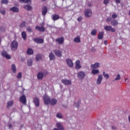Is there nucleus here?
<instances>
[{"label": "nucleus", "mask_w": 130, "mask_h": 130, "mask_svg": "<svg viewBox=\"0 0 130 130\" xmlns=\"http://www.w3.org/2000/svg\"><path fill=\"white\" fill-rule=\"evenodd\" d=\"M20 3H25L26 4H30L31 0H19Z\"/></svg>", "instance_id": "obj_34"}, {"label": "nucleus", "mask_w": 130, "mask_h": 130, "mask_svg": "<svg viewBox=\"0 0 130 130\" xmlns=\"http://www.w3.org/2000/svg\"><path fill=\"white\" fill-rule=\"evenodd\" d=\"M61 82L62 84L66 86H70V85H72V81L69 79H62Z\"/></svg>", "instance_id": "obj_5"}, {"label": "nucleus", "mask_w": 130, "mask_h": 130, "mask_svg": "<svg viewBox=\"0 0 130 130\" xmlns=\"http://www.w3.org/2000/svg\"><path fill=\"white\" fill-rule=\"evenodd\" d=\"M19 101L22 103V104L25 105L27 103V101L26 100V96L25 95H22L19 98Z\"/></svg>", "instance_id": "obj_10"}, {"label": "nucleus", "mask_w": 130, "mask_h": 130, "mask_svg": "<svg viewBox=\"0 0 130 130\" xmlns=\"http://www.w3.org/2000/svg\"><path fill=\"white\" fill-rule=\"evenodd\" d=\"M24 8L25 10H27V11H31V10H32V7H31L30 5L24 6Z\"/></svg>", "instance_id": "obj_31"}, {"label": "nucleus", "mask_w": 130, "mask_h": 130, "mask_svg": "<svg viewBox=\"0 0 130 130\" xmlns=\"http://www.w3.org/2000/svg\"><path fill=\"white\" fill-rule=\"evenodd\" d=\"M112 19H116V18H117V15H116L115 14H113L112 15Z\"/></svg>", "instance_id": "obj_45"}, {"label": "nucleus", "mask_w": 130, "mask_h": 130, "mask_svg": "<svg viewBox=\"0 0 130 130\" xmlns=\"http://www.w3.org/2000/svg\"><path fill=\"white\" fill-rule=\"evenodd\" d=\"M121 79V77L120 76V74H117L115 79L113 80L114 81H119Z\"/></svg>", "instance_id": "obj_36"}, {"label": "nucleus", "mask_w": 130, "mask_h": 130, "mask_svg": "<svg viewBox=\"0 0 130 130\" xmlns=\"http://www.w3.org/2000/svg\"><path fill=\"white\" fill-rule=\"evenodd\" d=\"M100 63L96 62L94 64H92L90 66L91 70H94L95 69H98L100 67Z\"/></svg>", "instance_id": "obj_14"}, {"label": "nucleus", "mask_w": 130, "mask_h": 130, "mask_svg": "<svg viewBox=\"0 0 130 130\" xmlns=\"http://www.w3.org/2000/svg\"><path fill=\"white\" fill-rule=\"evenodd\" d=\"M48 74V72H39V73H38L37 78L38 80H42V79H43L44 76H46Z\"/></svg>", "instance_id": "obj_2"}, {"label": "nucleus", "mask_w": 130, "mask_h": 130, "mask_svg": "<svg viewBox=\"0 0 130 130\" xmlns=\"http://www.w3.org/2000/svg\"><path fill=\"white\" fill-rule=\"evenodd\" d=\"M74 106H76V107H77V108H79V106H80V103H75Z\"/></svg>", "instance_id": "obj_46"}, {"label": "nucleus", "mask_w": 130, "mask_h": 130, "mask_svg": "<svg viewBox=\"0 0 130 130\" xmlns=\"http://www.w3.org/2000/svg\"><path fill=\"white\" fill-rule=\"evenodd\" d=\"M54 53L56 56H58V57H60L62 55V52L58 49L54 50Z\"/></svg>", "instance_id": "obj_7"}, {"label": "nucleus", "mask_w": 130, "mask_h": 130, "mask_svg": "<svg viewBox=\"0 0 130 130\" xmlns=\"http://www.w3.org/2000/svg\"><path fill=\"white\" fill-rule=\"evenodd\" d=\"M97 34V30L96 29H93L91 32V35L92 36H95Z\"/></svg>", "instance_id": "obj_38"}, {"label": "nucleus", "mask_w": 130, "mask_h": 130, "mask_svg": "<svg viewBox=\"0 0 130 130\" xmlns=\"http://www.w3.org/2000/svg\"><path fill=\"white\" fill-rule=\"evenodd\" d=\"M0 12L2 15H5L6 14V11L5 10H0Z\"/></svg>", "instance_id": "obj_48"}, {"label": "nucleus", "mask_w": 130, "mask_h": 130, "mask_svg": "<svg viewBox=\"0 0 130 130\" xmlns=\"http://www.w3.org/2000/svg\"><path fill=\"white\" fill-rule=\"evenodd\" d=\"M21 78H22V73L19 72L18 74V75L17 76V79H21Z\"/></svg>", "instance_id": "obj_44"}, {"label": "nucleus", "mask_w": 130, "mask_h": 130, "mask_svg": "<svg viewBox=\"0 0 130 130\" xmlns=\"http://www.w3.org/2000/svg\"><path fill=\"white\" fill-rule=\"evenodd\" d=\"M13 104H14V102L13 101H9L7 103V108H9V107H11V106H13Z\"/></svg>", "instance_id": "obj_30"}, {"label": "nucleus", "mask_w": 130, "mask_h": 130, "mask_svg": "<svg viewBox=\"0 0 130 130\" xmlns=\"http://www.w3.org/2000/svg\"><path fill=\"white\" fill-rule=\"evenodd\" d=\"M103 76L104 77V78H106V79H107V80L109 79V75H108V74H107L106 73H105V72H103Z\"/></svg>", "instance_id": "obj_35"}, {"label": "nucleus", "mask_w": 130, "mask_h": 130, "mask_svg": "<svg viewBox=\"0 0 130 130\" xmlns=\"http://www.w3.org/2000/svg\"><path fill=\"white\" fill-rule=\"evenodd\" d=\"M82 68V66H81V61L80 60H77L75 62V69L76 70H80V69Z\"/></svg>", "instance_id": "obj_9"}, {"label": "nucleus", "mask_w": 130, "mask_h": 130, "mask_svg": "<svg viewBox=\"0 0 130 130\" xmlns=\"http://www.w3.org/2000/svg\"><path fill=\"white\" fill-rule=\"evenodd\" d=\"M109 3V0H104V4L105 5H107Z\"/></svg>", "instance_id": "obj_47"}, {"label": "nucleus", "mask_w": 130, "mask_h": 130, "mask_svg": "<svg viewBox=\"0 0 130 130\" xmlns=\"http://www.w3.org/2000/svg\"><path fill=\"white\" fill-rule=\"evenodd\" d=\"M56 127L60 130H64V128L63 127V126L62 125V123L60 122H58L56 124Z\"/></svg>", "instance_id": "obj_12"}, {"label": "nucleus", "mask_w": 130, "mask_h": 130, "mask_svg": "<svg viewBox=\"0 0 130 130\" xmlns=\"http://www.w3.org/2000/svg\"><path fill=\"white\" fill-rule=\"evenodd\" d=\"M34 41L35 42H36V43H38L39 44H41V43H43L44 41L43 39H41V38H34Z\"/></svg>", "instance_id": "obj_16"}, {"label": "nucleus", "mask_w": 130, "mask_h": 130, "mask_svg": "<svg viewBox=\"0 0 130 130\" xmlns=\"http://www.w3.org/2000/svg\"><path fill=\"white\" fill-rule=\"evenodd\" d=\"M12 124H10L9 125V128H11V127H12Z\"/></svg>", "instance_id": "obj_54"}, {"label": "nucleus", "mask_w": 130, "mask_h": 130, "mask_svg": "<svg viewBox=\"0 0 130 130\" xmlns=\"http://www.w3.org/2000/svg\"><path fill=\"white\" fill-rule=\"evenodd\" d=\"M116 4H120V0H115Z\"/></svg>", "instance_id": "obj_51"}, {"label": "nucleus", "mask_w": 130, "mask_h": 130, "mask_svg": "<svg viewBox=\"0 0 130 130\" xmlns=\"http://www.w3.org/2000/svg\"><path fill=\"white\" fill-rule=\"evenodd\" d=\"M56 41H57L58 44H62L64 41L63 38H60L59 39H56Z\"/></svg>", "instance_id": "obj_23"}, {"label": "nucleus", "mask_w": 130, "mask_h": 130, "mask_svg": "<svg viewBox=\"0 0 130 130\" xmlns=\"http://www.w3.org/2000/svg\"><path fill=\"white\" fill-rule=\"evenodd\" d=\"M105 30L106 31H110L111 32H115V29L112 27V26L110 25H106L104 27Z\"/></svg>", "instance_id": "obj_6"}, {"label": "nucleus", "mask_w": 130, "mask_h": 130, "mask_svg": "<svg viewBox=\"0 0 130 130\" xmlns=\"http://www.w3.org/2000/svg\"><path fill=\"white\" fill-rule=\"evenodd\" d=\"M57 103V100L55 99H52L50 100V104L51 105H55Z\"/></svg>", "instance_id": "obj_19"}, {"label": "nucleus", "mask_w": 130, "mask_h": 130, "mask_svg": "<svg viewBox=\"0 0 130 130\" xmlns=\"http://www.w3.org/2000/svg\"><path fill=\"white\" fill-rule=\"evenodd\" d=\"M11 48L12 50H16L18 49V42L13 41L11 44Z\"/></svg>", "instance_id": "obj_1"}, {"label": "nucleus", "mask_w": 130, "mask_h": 130, "mask_svg": "<svg viewBox=\"0 0 130 130\" xmlns=\"http://www.w3.org/2000/svg\"><path fill=\"white\" fill-rule=\"evenodd\" d=\"M111 24L112 26H117V25H118V21L115 19H114L113 20L111 21Z\"/></svg>", "instance_id": "obj_24"}, {"label": "nucleus", "mask_w": 130, "mask_h": 130, "mask_svg": "<svg viewBox=\"0 0 130 130\" xmlns=\"http://www.w3.org/2000/svg\"><path fill=\"white\" fill-rule=\"evenodd\" d=\"M34 53V52L33 51V49H32L30 48H28L26 51V53L28 55H31V54H33Z\"/></svg>", "instance_id": "obj_20"}, {"label": "nucleus", "mask_w": 130, "mask_h": 130, "mask_svg": "<svg viewBox=\"0 0 130 130\" xmlns=\"http://www.w3.org/2000/svg\"><path fill=\"white\" fill-rule=\"evenodd\" d=\"M91 73L93 75H97V74H99L100 72L98 69H93Z\"/></svg>", "instance_id": "obj_29"}, {"label": "nucleus", "mask_w": 130, "mask_h": 130, "mask_svg": "<svg viewBox=\"0 0 130 130\" xmlns=\"http://www.w3.org/2000/svg\"><path fill=\"white\" fill-rule=\"evenodd\" d=\"M104 35V32H100L98 36V38L99 40H101L103 38V36Z\"/></svg>", "instance_id": "obj_28"}, {"label": "nucleus", "mask_w": 130, "mask_h": 130, "mask_svg": "<svg viewBox=\"0 0 130 130\" xmlns=\"http://www.w3.org/2000/svg\"><path fill=\"white\" fill-rule=\"evenodd\" d=\"M20 27L21 28H24V27H26V21H22L20 24Z\"/></svg>", "instance_id": "obj_37"}, {"label": "nucleus", "mask_w": 130, "mask_h": 130, "mask_svg": "<svg viewBox=\"0 0 130 130\" xmlns=\"http://www.w3.org/2000/svg\"><path fill=\"white\" fill-rule=\"evenodd\" d=\"M77 20L78 21V22H81V21H82V17L80 16L79 17H78Z\"/></svg>", "instance_id": "obj_49"}, {"label": "nucleus", "mask_w": 130, "mask_h": 130, "mask_svg": "<svg viewBox=\"0 0 130 130\" xmlns=\"http://www.w3.org/2000/svg\"><path fill=\"white\" fill-rule=\"evenodd\" d=\"M26 30L28 31V32H32V28L30 26H27L26 27Z\"/></svg>", "instance_id": "obj_43"}, {"label": "nucleus", "mask_w": 130, "mask_h": 130, "mask_svg": "<svg viewBox=\"0 0 130 130\" xmlns=\"http://www.w3.org/2000/svg\"><path fill=\"white\" fill-rule=\"evenodd\" d=\"M52 19L53 21H56V20H58V19H59V16L57 14H53L52 15Z\"/></svg>", "instance_id": "obj_22"}, {"label": "nucleus", "mask_w": 130, "mask_h": 130, "mask_svg": "<svg viewBox=\"0 0 130 130\" xmlns=\"http://www.w3.org/2000/svg\"><path fill=\"white\" fill-rule=\"evenodd\" d=\"M107 21V22H110V21H111V17H108Z\"/></svg>", "instance_id": "obj_50"}, {"label": "nucleus", "mask_w": 130, "mask_h": 130, "mask_svg": "<svg viewBox=\"0 0 130 130\" xmlns=\"http://www.w3.org/2000/svg\"><path fill=\"white\" fill-rule=\"evenodd\" d=\"M49 57L50 58V60H54V59H55V56L52 53H50Z\"/></svg>", "instance_id": "obj_27"}, {"label": "nucleus", "mask_w": 130, "mask_h": 130, "mask_svg": "<svg viewBox=\"0 0 130 130\" xmlns=\"http://www.w3.org/2000/svg\"><path fill=\"white\" fill-rule=\"evenodd\" d=\"M2 55H3V56H4V57L7 58V59H11V56L9 55L8 53H7V52L3 51L2 52Z\"/></svg>", "instance_id": "obj_15"}, {"label": "nucleus", "mask_w": 130, "mask_h": 130, "mask_svg": "<svg viewBox=\"0 0 130 130\" xmlns=\"http://www.w3.org/2000/svg\"><path fill=\"white\" fill-rule=\"evenodd\" d=\"M1 3L2 4L7 5V4H9V0H2Z\"/></svg>", "instance_id": "obj_42"}, {"label": "nucleus", "mask_w": 130, "mask_h": 130, "mask_svg": "<svg viewBox=\"0 0 130 130\" xmlns=\"http://www.w3.org/2000/svg\"><path fill=\"white\" fill-rule=\"evenodd\" d=\"M34 103H35L37 107H38L39 106V99L35 98L34 99Z\"/></svg>", "instance_id": "obj_18"}, {"label": "nucleus", "mask_w": 130, "mask_h": 130, "mask_svg": "<svg viewBox=\"0 0 130 130\" xmlns=\"http://www.w3.org/2000/svg\"><path fill=\"white\" fill-rule=\"evenodd\" d=\"M66 62L70 68H73V67H74V62H73V61L70 58L66 59Z\"/></svg>", "instance_id": "obj_11"}, {"label": "nucleus", "mask_w": 130, "mask_h": 130, "mask_svg": "<svg viewBox=\"0 0 130 130\" xmlns=\"http://www.w3.org/2000/svg\"><path fill=\"white\" fill-rule=\"evenodd\" d=\"M21 36L24 40H26L27 38V35L25 31H22L21 33Z\"/></svg>", "instance_id": "obj_32"}, {"label": "nucleus", "mask_w": 130, "mask_h": 130, "mask_svg": "<svg viewBox=\"0 0 130 130\" xmlns=\"http://www.w3.org/2000/svg\"><path fill=\"white\" fill-rule=\"evenodd\" d=\"M102 80H103V76L102 75L100 74L98 76V79L96 80V85H100L102 82Z\"/></svg>", "instance_id": "obj_8"}, {"label": "nucleus", "mask_w": 130, "mask_h": 130, "mask_svg": "<svg viewBox=\"0 0 130 130\" xmlns=\"http://www.w3.org/2000/svg\"><path fill=\"white\" fill-rule=\"evenodd\" d=\"M1 42H2V38H1L0 37V44H1Z\"/></svg>", "instance_id": "obj_56"}, {"label": "nucleus", "mask_w": 130, "mask_h": 130, "mask_svg": "<svg viewBox=\"0 0 130 130\" xmlns=\"http://www.w3.org/2000/svg\"><path fill=\"white\" fill-rule=\"evenodd\" d=\"M92 15V10L91 9H85L84 11V15L86 18L91 17Z\"/></svg>", "instance_id": "obj_3"}, {"label": "nucleus", "mask_w": 130, "mask_h": 130, "mask_svg": "<svg viewBox=\"0 0 130 130\" xmlns=\"http://www.w3.org/2000/svg\"><path fill=\"white\" fill-rule=\"evenodd\" d=\"M43 1V2H45V1H46V0H42Z\"/></svg>", "instance_id": "obj_57"}, {"label": "nucleus", "mask_w": 130, "mask_h": 130, "mask_svg": "<svg viewBox=\"0 0 130 130\" xmlns=\"http://www.w3.org/2000/svg\"><path fill=\"white\" fill-rule=\"evenodd\" d=\"M47 13V8L46 7H44L42 8V15L45 16Z\"/></svg>", "instance_id": "obj_21"}, {"label": "nucleus", "mask_w": 130, "mask_h": 130, "mask_svg": "<svg viewBox=\"0 0 130 130\" xmlns=\"http://www.w3.org/2000/svg\"><path fill=\"white\" fill-rule=\"evenodd\" d=\"M128 80V78H125V82H126V80Z\"/></svg>", "instance_id": "obj_55"}, {"label": "nucleus", "mask_w": 130, "mask_h": 130, "mask_svg": "<svg viewBox=\"0 0 130 130\" xmlns=\"http://www.w3.org/2000/svg\"><path fill=\"white\" fill-rule=\"evenodd\" d=\"M85 72L83 71H80L78 74V77L81 80H83L84 78H85Z\"/></svg>", "instance_id": "obj_13"}, {"label": "nucleus", "mask_w": 130, "mask_h": 130, "mask_svg": "<svg viewBox=\"0 0 130 130\" xmlns=\"http://www.w3.org/2000/svg\"><path fill=\"white\" fill-rule=\"evenodd\" d=\"M56 117H57V118H62V114L60 113H58L56 114Z\"/></svg>", "instance_id": "obj_41"}, {"label": "nucleus", "mask_w": 130, "mask_h": 130, "mask_svg": "<svg viewBox=\"0 0 130 130\" xmlns=\"http://www.w3.org/2000/svg\"><path fill=\"white\" fill-rule=\"evenodd\" d=\"M36 59L37 61H39V60H41V59H42L41 55L39 54L37 55Z\"/></svg>", "instance_id": "obj_39"}, {"label": "nucleus", "mask_w": 130, "mask_h": 130, "mask_svg": "<svg viewBox=\"0 0 130 130\" xmlns=\"http://www.w3.org/2000/svg\"><path fill=\"white\" fill-rule=\"evenodd\" d=\"M74 41L76 43H80V42H81V38H80V36H77V37L74 38Z\"/></svg>", "instance_id": "obj_25"}, {"label": "nucleus", "mask_w": 130, "mask_h": 130, "mask_svg": "<svg viewBox=\"0 0 130 130\" xmlns=\"http://www.w3.org/2000/svg\"><path fill=\"white\" fill-rule=\"evenodd\" d=\"M32 59H29L27 60V64L29 66V67H30V66H32Z\"/></svg>", "instance_id": "obj_40"}, {"label": "nucleus", "mask_w": 130, "mask_h": 130, "mask_svg": "<svg viewBox=\"0 0 130 130\" xmlns=\"http://www.w3.org/2000/svg\"><path fill=\"white\" fill-rule=\"evenodd\" d=\"M11 69L12 70L13 73L15 74L17 71V68H16V66L15 64H12Z\"/></svg>", "instance_id": "obj_33"}, {"label": "nucleus", "mask_w": 130, "mask_h": 130, "mask_svg": "<svg viewBox=\"0 0 130 130\" xmlns=\"http://www.w3.org/2000/svg\"><path fill=\"white\" fill-rule=\"evenodd\" d=\"M112 128L113 130H115L116 129V127H115V126H112Z\"/></svg>", "instance_id": "obj_52"}, {"label": "nucleus", "mask_w": 130, "mask_h": 130, "mask_svg": "<svg viewBox=\"0 0 130 130\" xmlns=\"http://www.w3.org/2000/svg\"><path fill=\"white\" fill-rule=\"evenodd\" d=\"M43 100L45 104L47 105V104H49L50 103V98L48 96V95L45 94L43 96Z\"/></svg>", "instance_id": "obj_4"}, {"label": "nucleus", "mask_w": 130, "mask_h": 130, "mask_svg": "<svg viewBox=\"0 0 130 130\" xmlns=\"http://www.w3.org/2000/svg\"><path fill=\"white\" fill-rule=\"evenodd\" d=\"M36 30L40 31V32H44V31H45V28L44 26H36Z\"/></svg>", "instance_id": "obj_17"}, {"label": "nucleus", "mask_w": 130, "mask_h": 130, "mask_svg": "<svg viewBox=\"0 0 130 130\" xmlns=\"http://www.w3.org/2000/svg\"><path fill=\"white\" fill-rule=\"evenodd\" d=\"M10 11H12L14 13H18L19 12V8L14 7L10 9Z\"/></svg>", "instance_id": "obj_26"}, {"label": "nucleus", "mask_w": 130, "mask_h": 130, "mask_svg": "<svg viewBox=\"0 0 130 130\" xmlns=\"http://www.w3.org/2000/svg\"><path fill=\"white\" fill-rule=\"evenodd\" d=\"M104 43L105 45H107V41H104Z\"/></svg>", "instance_id": "obj_53"}]
</instances>
